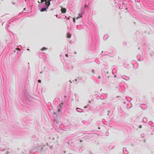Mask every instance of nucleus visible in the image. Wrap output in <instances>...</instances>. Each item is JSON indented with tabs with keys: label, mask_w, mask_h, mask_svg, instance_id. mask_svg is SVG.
Here are the masks:
<instances>
[{
	"label": "nucleus",
	"mask_w": 154,
	"mask_h": 154,
	"mask_svg": "<svg viewBox=\"0 0 154 154\" xmlns=\"http://www.w3.org/2000/svg\"><path fill=\"white\" fill-rule=\"evenodd\" d=\"M92 72L93 73V74H94V69H92Z\"/></svg>",
	"instance_id": "nucleus-10"
},
{
	"label": "nucleus",
	"mask_w": 154,
	"mask_h": 154,
	"mask_svg": "<svg viewBox=\"0 0 154 154\" xmlns=\"http://www.w3.org/2000/svg\"><path fill=\"white\" fill-rule=\"evenodd\" d=\"M83 14L82 13H79L78 14V16L77 17L76 19H78L79 18H81L82 17Z\"/></svg>",
	"instance_id": "nucleus-3"
},
{
	"label": "nucleus",
	"mask_w": 154,
	"mask_h": 154,
	"mask_svg": "<svg viewBox=\"0 0 154 154\" xmlns=\"http://www.w3.org/2000/svg\"><path fill=\"white\" fill-rule=\"evenodd\" d=\"M58 112H59V111H59V109H58Z\"/></svg>",
	"instance_id": "nucleus-21"
},
{
	"label": "nucleus",
	"mask_w": 154,
	"mask_h": 154,
	"mask_svg": "<svg viewBox=\"0 0 154 154\" xmlns=\"http://www.w3.org/2000/svg\"><path fill=\"white\" fill-rule=\"evenodd\" d=\"M12 4H13V5H15V3L13 2H12Z\"/></svg>",
	"instance_id": "nucleus-16"
},
{
	"label": "nucleus",
	"mask_w": 154,
	"mask_h": 154,
	"mask_svg": "<svg viewBox=\"0 0 154 154\" xmlns=\"http://www.w3.org/2000/svg\"><path fill=\"white\" fill-rule=\"evenodd\" d=\"M65 56L67 57H68V55L67 54H66V55H65Z\"/></svg>",
	"instance_id": "nucleus-15"
},
{
	"label": "nucleus",
	"mask_w": 154,
	"mask_h": 154,
	"mask_svg": "<svg viewBox=\"0 0 154 154\" xmlns=\"http://www.w3.org/2000/svg\"><path fill=\"white\" fill-rule=\"evenodd\" d=\"M24 10H25V8H24Z\"/></svg>",
	"instance_id": "nucleus-22"
},
{
	"label": "nucleus",
	"mask_w": 154,
	"mask_h": 154,
	"mask_svg": "<svg viewBox=\"0 0 154 154\" xmlns=\"http://www.w3.org/2000/svg\"><path fill=\"white\" fill-rule=\"evenodd\" d=\"M139 128H142V126L141 125H139Z\"/></svg>",
	"instance_id": "nucleus-14"
},
{
	"label": "nucleus",
	"mask_w": 154,
	"mask_h": 154,
	"mask_svg": "<svg viewBox=\"0 0 154 154\" xmlns=\"http://www.w3.org/2000/svg\"><path fill=\"white\" fill-rule=\"evenodd\" d=\"M47 5H50V2L51 1V0H47Z\"/></svg>",
	"instance_id": "nucleus-7"
},
{
	"label": "nucleus",
	"mask_w": 154,
	"mask_h": 154,
	"mask_svg": "<svg viewBox=\"0 0 154 154\" xmlns=\"http://www.w3.org/2000/svg\"><path fill=\"white\" fill-rule=\"evenodd\" d=\"M67 37L68 38H70L71 37V35L67 33Z\"/></svg>",
	"instance_id": "nucleus-6"
},
{
	"label": "nucleus",
	"mask_w": 154,
	"mask_h": 154,
	"mask_svg": "<svg viewBox=\"0 0 154 154\" xmlns=\"http://www.w3.org/2000/svg\"><path fill=\"white\" fill-rule=\"evenodd\" d=\"M73 21L74 23L75 22V19L74 18H73Z\"/></svg>",
	"instance_id": "nucleus-13"
},
{
	"label": "nucleus",
	"mask_w": 154,
	"mask_h": 154,
	"mask_svg": "<svg viewBox=\"0 0 154 154\" xmlns=\"http://www.w3.org/2000/svg\"><path fill=\"white\" fill-rule=\"evenodd\" d=\"M109 72H106V76L108 78H109L110 77H111V76H112V75H113V74H112V72H110V75H109Z\"/></svg>",
	"instance_id": "nucleus-2"
},
{
	"label": "nucleus",
	"mask_w": 154,
	"mask_h": 154,
	"mask_svg": "<svg viewBox=\"0 0 154 154\" xmlns=\"http://www.w3.org/2000/svg\"><path fill=\"white\" fill-rule=\"evenodd\" d=\"M46 7H44L43 8H41L40 9V11L41 12H43L46 10V9L48 8V7L49 6V4L47 5H45Z\"/></svg>",
	"instance_id": "nucleus-1"
},
{
	"label": "nucleus",
	"mask_w": 154,
	"mask_h": 154,
	"mask_svg": "<svg viewBox=\"0 0 154 154\" xmlns=\"http://www.w3.org/2000/svg\"><path fill=\"white\" fill-rule=\"evenodd\" d=\"M87 7V6L86 5H85V7L86 8Z\"/></svg>",
	"instance_id": "nucleus-17"
},
{
	"label": "nucleus",
	"mask_w": 154,
	"mask_h": 154,
	"mask_svg": "<svg viewBox=\"0 0 154 154\" xmlns=\"http://www.w3.org/2000/svg\"><path fill=\"white\" fill-rule=\"evenodd\" d=\"M27 50H29V49H27Z\"/></svg>",
	"instance_id": "nucleus-20"
},
{
	"label": "nucleus",
	"mask_w": 154,
	"mask_h": 154,
	"mask_svg": "<svg viewBox=\"0 0 154 154\" xmlns=\"http://www.w3.org/2000/svg\"><path fill=\"white\" fill-rule=\"evenodd\" d=\"M63 104V103H61L59 105L60 106V107L62 106V105Z\"/></svg>",
	"instance_id": "nucleus-12"
},
{
	"label": "nucleus",
	"mask_w": 154,
	"mask_h": 154,
	"mask_svg": "<svg viewBox=\"0 0 154 154\" xmlns=\"http://www.w3.org/2000/svg\"><path fill=\"white\" fill-rule=\"evenodd\" d=\"M64 97H65V98H66V96H64Z\"/></svg>",
	"instance_id": "nucleus-19"
},
{
	"label": "nucleus",
	"mask_w": 154,
	"mask_h": 154,
	"mask_svg": "<svg viewBox=\"0 0 154 154\" xmlns=\"http://www.w3.org/2000/svg\"><path fill=\"white\" fill-rule=\"evenodd\" d=\"M47 48H45V47H43V48H42V49H41V50L42 51H43L44 50H47Z\"/></svg>",
	"instance_id": "nucleus-8"
},
{
	"label": "nucleus",
	"mask_w": 154,
	"mask_h": 154,
	"mask_svg": "<svg viewBox=\"0 0 154 154\" xmlns=\"http://www.w3.org/2000/svg\"><path fill=\"white\" fill-rule=\"evenodd\" d=\"M16 50H18V51H20V48H16Z\"/></svg>",
	"instance_id": "nucleus-9"
},
{
	"label": "nucleus",
	"mask_w": 154,
	"mask_h": 154,
	"mask_svg": "<svg viewBox=\"0 0 154 154\" xmlns=\"http://www.w3.org/2000/svg\"><path fill=\"white\" fill-rule=\"evenodd\" d=\"M100 76H99V77H98V78H99V79H100Z\"/></svg>",
	"instance_id": "nucleus-18"
},
{
	"label": "nucleus",
	"mask_w": 154,
	"mask_h": 154,
	"mask_svg": "<svg viewBox=\"0 0 154 154\" xmlns=\"http://www.w3.org/2000/svg\"><path fill=\"white\" fill-rule=\"evenodd\" d=\"M38 82L39 83H41V80H38Z\"/></svg>",
	"instance_id": "nucleus-11"
},
{
	"label": "nucleus",
	"mask_w": 154,
	"mask_h": 154,
	"mask_svg": "<svg viewBox=\"0 0 154 154\" xmlns=\"http://www.w3.org/2000/svg\"><path fill=\"white\" fill-rule=\"evenodd\" d=\"M98 128L99 129L100 128V127H99Z\"/></svg>",
	"instance_id": "nucleus-23"
},
{
	"label": "nucleus",
	"mask_w": 154,
	"mask_h": 154,
	"mask_svg": "<svg viewBox=\"0 0 154 154\" xmlns=\"http://www.w3.org/2000/svg\"><path fill=\"white\" fill-rule=\"evenodd\" d=\"M61 11L62 13H65L66 12V10L65 8H62L61 9Z\"/></svg>",
	"instance_id": "nucleus-5"
},
{
	"label": "nucleus",
	"mask_w": 154,
	"mask_h": 154,
	"mask_svg": "<svg viewBox=\"0 0 154 154\" xmlns=\"http://www.w3.org/2000/svg\"><path fill=\"white\" fill-rule=\"evenodd\" d=\"M41 3H43L44 2H45V3H44L43 4H45V5H47V0H41Z\"/></svg>",
	"instance_id": "nucleus-4"
}]
</instances>
